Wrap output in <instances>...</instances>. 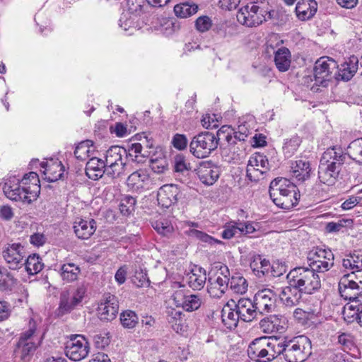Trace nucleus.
Returning a JSON list of instances; mask_svg holds the SVG:
<instances>
[{"mask_svg":"<svg viewBox=\"0 0 362 362\" xmlns=\"http://www.w3.org/2000/svg\"><path fill=\"white\" fill-rule=\"evenodd\" d=\"M311 354V341L304 335L284 342L262 337L255 339L247 349L248 356L256 362H271L281 355L288 362H303Z\"/></svg>","mask_w":362,"mask_h":362,"instance_id":"nucleus-1","label":"nucleus"},{"mask_svg":"<svg viewBox=\"0 0 362 362\" xmlns=\"http://www.w3.org/2000/svg\"><path fill=\"white\" fill-rule=\"evenodd\" d=\"M250 134L246 124H241L236 129L223 125L217 131L220 141L221 156L228 163L240 160L244 151V141Z\"/></svg>","mask_w":362,"mask_h":362,"instance_id":"nucleus-2","label":"nucleus"},{"mask_svg":"<svg viewBox=\"0 0 362 362\" xmlns=\"http://www.w3.org/2000/svg\"><path fill=\"white\" fill-rule=\"evenodd\" d=\"M3 192L12 201L30 204L37 199L40 192L38 175L35 172H30L22 179L9 177L4 182Z\"/></svg>","mask_w":362,"mask_h":362,"instance_id":"nucleus-3","label":"nucleus"},{"mask_svg":"<svg viewBox=\"0 0 362 362\" xmlns=\"http://www.w3.org/2000/svg\"><path fill=\"white\" fill-rule=\"evenodd\" d=\"M269 195L277 206L287 210L295 206L300 197L296 185L284 177H278L271 182Z\"/></svg>","mask_w":362,"mask_h":362,"instance_id":"nucleus-4","label":"nucleus"},{"mask_svg":"<svg viewBox=\"0 0 362 362\" xmlns=\"http://www.w3.org/2000/svg\"><path fill=\"white\" fill-rule=\"evenodd\" d=\"M290 285L297 287L301 293L312 294L321 287V280L315 271L307 267L291 269L287 274Z\"/></svg>","mask_w":362,"mask_h":362,"instance_id":"nucleus-5","label":"nucleus"},{"mask_svg":"<svg viewBox=\"0 0 362 362\" xmlns=\"http://www.w3.org/2000/svg\"><path fill=\"white\" fill-rule=\"evenodd\" d=\"M171 288L173 293L170 300L176 308H181L187 312H192L201 307L203 303L201 296L199 294H188L184 284L175 281L172 284Z\"/></svg>","mask_w":362,"mask_h":362,"instance_id":"nucleus-6","label":"nucleus"},{"mask_svg":"<svg viewBox=\"0 0 362 362\" xmlns=\"http://www.w3.org/2000/svg\"><path fill=\"white\" fill-rule=\"evenodd\" d=\"M220 141L218 136L209 132L194 136L189 143V152L197 158H207L217 148Z\"/></svg>","mask_w":362,"mask_h":362,"instance_id":"nucleus-7","label":"nucleus"},{"mask_svg":"<svg viewBox=\"0 0 362 362\" xmlns=\"http://www.w3.org/2000/svg\"><path fill=\"white\" fill-rule=\"evenodd\" d=\"M124 156H127L126 149L119 146H112L106 151L104 163L107 176L115 178L124 173Z\"/></svg>","mask_w":362,"mask_h":362,"instance_id":"nucleus-8","label":"nucleus"},{"mask_svg":"<svg viewBox=\"0 0 362 362\" xmlns=\"http://www.w3.org/2000/svg\"><path fill=\"white\" fill-rule=\"evenodd\" d=\"M334 254L329 249L314 247L308 253L309 268L316 272H325L334 265Z\"/></svg>","mask_w":362,"mask_h":362,"instance_id":"nucleus-9","label":"nucleus"},{"mask_svg":"<svg viewBox=\"0 0 362 362\" xmlns=\"http://www.w3.org/2000/svg\"><path fill=\"white\" fill-rule=\"evenodd\" d=\"M270 16L267 12L255 4H250L242 7L237 13L239 23L247 27H255L267 20L266 16Z\"/></svg>","mask_w":362,"mask_h":362,"instance_id":"nucleus-10","label":"nucleus"},{"mask_svg":"<svg viewBox=\"0 0 362 362\" xmlns=\"http://www.w3.org/2000/svg\"><path fill=\"white\" fill-rule=\"evenodd\" d=\"M88 340L81 334L71 336L66 343L65 354L71 360L80 361L87 357L90 352Z\"/></svg>","mask_w":362,"mask_h":362,"instance_id":"nucleus-11","label":"nucleus"},{"mask_svg":"<svg viewBox=\"0 0 362 362\" xmlns=\"http://www.w3.org/2000/svg\"><path fill=\"white\" fill-rule=\"evenodd\" d=\"M269 170L267 157L259 153L252 155L247 166V177L252 182H257L264 177Z\"/></svg>","mask_w":362,"mask_h":362,"instance_id":"nucleus-12","label":"nucleus"},{"mask_svg":"<svg viewBox=\"0 0 362 362\" xmlns=\"http://www.w3.org/2000/svg\"><path fill=\"white\" fill-rule=\"evenodd\" d=\"M337 62L330 57H323L317 60L314 67V77L316 83L323 84L332 78V74L336 71Z\"/></svg>","mask_w":362,"mask_h":362,"instance_id":"nucleus-13","label":"nucleus"},{"mask_svg":"<svg viewBox=\"0 0 362 362\" xmlns=\"http://www.w3.org/2000/svg\"><path fill=\"white\" fill-rule=\"evenodd\" d=\"M228 269L224 267L220 269L219 274L214 278H209L207 291L211 297L219 298L223 296L228 288Z\"/></svg>","mask_w":362,"mask_h":362,"instance_id":"nucleus-14","label":"nucleus"},{"mask_svg":"<svg viewBox=\"0 0 362 362\" xmlns=\"http://www.w3.org/2000/svg\"><path fill=\"white\" fill-rule=\"evenodd\" d=\"M2 255L9 268L16 269L23 265L24 247L20 243L8 244L4 247Z\"/></svg>","mask_w":362,"mask_h":362,"instance_id":"nucleus-15","label":"nucleus"},{"mask_svg":"<svg viewBox=\"0 0 362 362\" xmlns=\"http://www.w3.org/2000/svg\"><path fill=\"white\" fill-rule=\"evenodd\" d=\"M127 185L132 192L140 193L150 188L151 179L146 170L140 169L129 175Z\"/></svg>","mask_w":362,"mask_h":362,"instance_id":"nucleus-16","label":"nucleus"},{"mask_svg":"<svg viewBox=\"0 0 362 362\" xmlns=\"http://www.w3.org/2000/svg\"><path fill=\"white\" fill-rule=\"evenodd\" d=\"M276 294L269 288L259 291L254 297V301L259 314L272 312L275 308Z\"/></svg>","mask_w":362,"mask_h":362,"instance_id":"nucleus-17","label":"nucleus"},{"mask_svg":"<svg viewBox=\"0 0 362 362\" xmlns=\"http://www.w3.org/2000/svg\"><path fill=\"white\" fill-rule=\"evenodd\" d=\"M339 292L342 298L345 300L355 301L362 296L361 289L359 290L358 284L354 281V278L351 274L344 275L339 281Z\"/></svg>","mask_w":362,"mask_h":362,"instance_id":"nucleus-18","label":"nucleus"},{"mask_svg":"<svg viewBox=\"0 0 362 362\" xmlns=\"http://www.w3.org/2000/svg\"><path fill=\"white\" fill-rule=\"evenodd\" d=\"M119 311V301L116 296L107 295L99 304L98 308V316L101 320L111 321L114 320Z\"/></svg>","mask_w":362,"mask_h":362,"instance_id":"nucleus-19","label":"nucleus"},{"mask_svg":"<svg viewBox=\"0 0 362 362\" xmlns=\"http://www.w3.org/2000/svg\"><path fill=\"white\" fill-rule=\"evenodd\" d=\"M180 193V191L177 185H165L158 191V204L163 208H168L177 202Z\"/></svg>","mask_w":362,"mask_h":362,"instance_id":"nucleus-20","label":"nucleus"},{"mask_svg":"<svg viewBox=\"0 0 362 362\" xmlns=\"http://www.w3.org/2000/svg\"><path fill=\"white\" fill-rule=\"evenodd\" d=\"M341 168L339 167V163L337 165L332 162L327 163L320 160L318 169V179L322 183L327 185H333L339 176Z\"/></svg>","mask_w":362,"mask_h":362,"instance_id":"nucleus-21","label":"nucleus"},{"mask_svg":"<svg viewBox=\"0 0 362 362\" xmlns=\"http://www.w3.org/2000/svg\"><path fill=\"white\" fill-rule=\"evenodd\" d=\"M44 178L49 182L57 181L64 174V167L58 159H49L40 163Z\"/></svg>","mask_w":362,"mask_h":362,"instance_id":"nucleus-22","label":"nucleus"},{"mask_svg":"<svg viewBox=\"0 0 362 362\" xmlns=\"http://www.w3.org/2000/svg\"><path fill=\"white\" fill-rule=\"evenodd\" d=\"M35 328L30 327L23 332L17 344V351L21 354L22 358L32 354L36 347V339H35Z\"/></svg>","mask_w":362,"mask_h":362,"instance_id":"nucleus-23","label":"nucleus"},{"mask_svg":"<svg viewBox=\"0 0 362 362\" xmlns=\"http://www.w3.org/2000/svg\"><path fill=\"white\" fill-rule=\"evenodd\" d=\"M199 180L205 185H214L219 177L218 168L211 162H203L197 170Z\"/></svg>","mask_w":362,"mask_h":362,"instance_id":"nucleus-24","label":"nucleus"},{"mask_svg":"<svg viewBox=\"0 0 362 362\" xmlns=\"http://www.w3.org/2000/svg\"><path fill=\"white\" fill-rule=\"evenodd\" d=\"M235 308L240 320L244 322L252 321L259 313L257 309H256L255 301L248 298H241L237 303L235 302Z\"/></svg>","mask_w":362,"mask_h":362,"instance_id":"nucleus-25","label":"nucleus"},{"mask_svg":"<svg viewBox=\"0 0 362 362\" xmlns=\"http://www.w3.org/2000/svg\"><path fill=\"white\" fill-rule=\"evenodd\" d=\"M96 230V222L94 219L76 220L74 223V230L78 238L88 239Z\"/></svg>","mask_w":362,"mask_h":362,"instance_id":"nucleus-26","label":"nucleus"},{"mask_svg":"<svg viewBox=\"0 0 362 362\" xmlns=\"http://www.w3.org/2000/svg\"><path fill=\"white\" fill-rule=\"evenodd\" d=\"M301 293L297 287L289 284V286L281 288L279 296L285 306L292 308L299 303Z\"/></svg>","mask_w":362,"mask_h":362,"instance_id":"nucleus-27","label":"nucleus"},{"mask_svg":"<svg viewBox=\"0 0 362 362\" xmlns=\"http://www.w3.org/2000/svg\"><path fill=\"white\" fill-rule=\"evenodd\" d=\"M167 319L174 331L183 334L187 331L185 315L180 310L173 308H167Z\"/></svg>","mask_w":362,"mask_h":362,"instance_id":"nucleus-28","label":"nucleus"},{"mask_svg":"<svg viewBox=\"0 0 362 362\" xmlns=\"http://www.w3.org/2000/svg\"><path fill=\"white\" fill-rule=\"evenodd\" d=\"M222 322L229 329L237 327L238 320H240L239 315L235 308V301L231 300L225 305L221 311Z\"/></svg>","mask_w":362,"mask_h":362,"instance_id":"nucleus-29","label":"nucleus"},{"mask_svg":"<svg viewBox=\"0 0 362 362\" xmlns=\"http://www.w3.org/2000/svg\"><path fill=\"white\" fill-rule=\"evenodd\" d=\"M317 3L315 0H300L296 7L298 18L302 21L311 18L317 12Z\"/></svg>","mask_w":362,"mask_h":362,"instance_id":"nucleus-30","label":"nucleus"},{"mask_svg":"<svg viewBox=\"0 0 362 362\" xmlns=\"http://www.w3.org/2000/svg\"><path fill=\"white\" fill-rule=\"evenodd\" d=\"M86 174L92 180L100 178L103 174L106 175V167L103 160L92 157L86 163Z\"/></svg>","mask_w":362,"mask_h":362,"instance_id":"nucleus-31","label":"nucleus"},{"mask_svg":"<svg viewBox=\"0 0 362 362\" xmlns=\"http://www.w3.org/2000/svg\"><path fill=\"white\" fill-rule=\"evenodd\" d=\"M291 173L293 177L298 181L303 182L308 180L311 173L310 163L303 159L296 160L291 164Z\"/></svg>","mask_w":362,"mask_h":362,"instance_id":"nucleus-32","label":"nucleus"},{"mask_svg":"<svg viewBox=\"0 0 362 362\" xmlns=\"http://www.w3.org/2000/svg\"><path fill=\"white\" fill-rule=\"evenodd\" d=\"M358 59L355 57H351L348 61L344 62L340 66L337 65V71L335 72V75L337 74V78H341L344 81L350 80L354 74L356 72L358 69Z\"/></svg>","mask_w":362,"mask_h":362,"instance_id":"nucleus-33","label":"nucleus"},{"mask_svg":"<svg viewBox=\"0 0 362 362\" xmlns=\"http://www.w3.org/2000/svg\"><path fill=\"white\" fill-rule=\"evenodd\" d=\"M59 273L64 281L71 283L78 279L81 269L74 263L66 262L61 264Z\"/></svg>","mask_w":362,"mask_h":362,"instance_id":"nucleus-34","label":"nucleus"},{"mask_svg":"<svg viewBox=\"0 0 362 362\" xmlns=\"http://www.w3.org/2000/svg\"><path fill=\"white\" fill-rule=\"evenodd\" d=\"M206 280V271L201 267L194 269L187 276V283L193 290L202 289Z\"/></svg>","mask_w":362,"mask_h":362,"instance_id":"nucleus-35","label":"nucleus"},{"mask_svg":"<svg viewBox=\"0 0 362 362\" xmlns=\"http://www.w3.org/2000/svg\"><path fill=\"white\" fill-rule=\"evenodd\" d=\"M274 63L279 71L288 70L291 63V54L286 47H281L274 53Z\"/></svg>","mask_w":362,"mask_h":362,"instance_id":"nucleus-36","label":"nucleus"},{"mask_svg":"<svg viewBox=\"0 0 362 362\" xmlns=\"http://www.w3.org/2000/svg\"><path fill=\"white\" fill-rule=\"evenodd\" d=\"M342 266L346 269L351 270V274L362 269V254L351 253L345 256L342 260Z\"/></svg>","mask_w":362,"mask_h":362,"instance_id":"nucleus-37","label":"nucleus"},{"mask_svg":"<svg viewBox=\"0 0 362 362\" xmlns=\"http://www.w3.org/2000/svg\"><path fill=\"white\" fill-rule=\"evenodd\" d=\"M250 267L258 277H261L269 272L271 266L268 260L262 259L260 255H256L250 262Z\"/></svg>","mask_w":362,"mask_h":362,"instance_id":"nucleus-38","label":"nucleus"},{"mask_svg":"<svg viewBox=\"0 0 362 362\" xmlns=\"http://www.w3.org/2000/svg\"><path fill=\"white\" fill-rule=\"evenodd\" d=\"M127 156L135 163H143L148 157V151H143V147L140 143H135L129 146Z\"/></svg>","mask_w":362,"mask_h":362,"instance_id":"nucleus-39","label":"nucleus"},{"mask_svg":"<svg viewBox=\"0 0 362 362\" xmlns=\"http://www.w3.org/2000/svg\"><path fill=\"white\" fill-rule=\"evenodd\" d=\"M156 28L163 35L169 36L180 30V25L175 19L162 18L158 20Z\"/></svg>","mask_w":362,"mask_h":362,"instance_id":"nucleus-40","label":"nucleus"},{"mask_svg":"<svg viewBox=\"0 0 362 362\" xmlns=\"http://www.w3.org/2000/svg\"><path fill=\"white\" fill-rule=\"evenodd\" d=\"M198 11V6L194 3L184 2L174 6L175 14L182 18H186L194 15Z\"/></svg>","mask_w":362,"mask_h":362,"instance_id":"nucleus-41","label":"nucleus"},{"mask_svg":"<svg viewBox=\"0 0 362 362\" xmlns=\"http://www.w3.org/2000/svg\"><path fill=\"white\" fill-rule=\"evenodd\" d=\"M94 152L93 142L90 140L83 141L78 144L74 151V155L78 160H86Z\"/></svg>","mask_w":362,"mask_h":362,"instance_id":"nucleus-42","label":"nucleus"},{"mask_svg":"<svg viewBox=\"0 0 362 362\" xmlns=\"http://www.w3.org/2000/svg\"><path fill=\"white\" fill-rule=\"evenodd\" d=\"M346 153L350 158L362 164V138L351 141L347 147Z\"/></svg>","mask_w":362,"mask_h":362,"instance_id":"nucleus-43","label":"nucleus"},{"mask_svg":"<svg viewBox=\"0 0 362 362\" xmlns=\"http://www.w3.org/2000/svg\"><path fill=\"white\" fill-rule=\"evenodd\" d=\"M344 156L342 155L339 149L332 148L327 149L323 153L320 160L327 163H332L333 162L336 165L337 163H339V167L341 168V166L344 162Z\"/></svg>","mask_w":362,"mask_h":362,"instance_id":"nucleus-44","label":"nucleus"},{"mask_svg":"<svg viewBox=\"0 0 362 362\" xmlns=\"http://www.w3.org/2000/svg\"><path fill=\"white\" fill-rule=\"evenodd\" d=\"M25 269L29 274H35L43 268V263L40 257L35 254L30 255L25 263Z\"/></svg>","mask_w":362,"mask_h":362,"instance_id":"nucleus-45","label":"nucleus"},{"mask_svg":"<svg viewBox=\"0 0 362 362\" xmlns=\"http://www.w3.org/2000/svg\"><path fill=\"white\" fill-rule=\"evenodd\" d=\"M77 305L72 300L68 292H63L60 296V303L58 308L59 315H64L71 312Z\"/></svg>","mask_w":362,"mask_h":362,"instance_id":"nucleus-46","label":"nucleus"},{"mask_svg":"<svg viewBox=\"0 0 362 362\" xmlns=\"http://www.w3.org/2000/svg\"><path fill=\"white\" fill-rule=\"evenodd\" d=\"M230 288L234 293L243 294L247 290V282L246 279L240 275L233 276L229 281Z\"/></svg>","mask_w":362,"mask_h":362,"instance_id":"nucleus-47","label":"nucleus"},{"mask_svg":"<svg viewBox=\"0 0 362 362\" xmlns=\"http://www.w3.org/2000/svg\"><path fill=\"white\" fill-rule=\"evenodd\" d=\"M120 321L124 327L132 329L138 324L139 317L135 312L128 310L121 313Z\"/></svg>","mask_w":362,"mask_h":362,"instance_id":"nucleus-48","label":"nucleus"},{"mask_svg":"<svg viewBox=\"0 0 362 362\" xmlns=\"http://www.w3.org/2000/svg\"><path fill=\"white\" fill-rule=\"evenodd\" d=\"M301 142L300 138L294 135L286 139L284 144L283 151L286 157H291L297 151Z\"/></svg>","mask_w":362,"mask_h":362,"instance_id":"nucleus-49","label":"nucleus"},{"mask_svg":"<svg viewBox=\"0 0 362 362\" xmlns=\"http://www.w3.org/2000/svg\"><path fill=\"white\" fill-rule=\"evenodd\" d=\"M153 228L160 235L168 236L173 232L172 224L167 220L159 219L152 223Z\"/></svg>","mask_w":362,"mask_h":362,"instance_id":"nucleus-50","label":"nucleus"},{"mask_svg":"<svg viewBox=\"0 0 362 362\" xmlns=\"http://www.w3.org/2000/svg\"><path fill=\"white\" fill-rule=\"evenodd\" d=\"M136 200L132 196H126L122 199L119 204V210L124 215L129 214L134 209Z\"/></svg>","mask_w":362,"mask_h":362,"instance_id":"nucleus-51","label":"nucleus"},{"mask_svg":"<svg viewBox=\"0 0 362 362\" xmlns=\"http://www.w3.org/2000/svg\"><path fill=\"white\" fill-rule=\"evenodd\" d=\"M175 170L178 173H185L190 170L191 165L187 158L182 155H177L174 160Z\"/></svg>","mask_w":362,"mask_h":362,"instance_id":"nucleus-52","label":"nucleus"},{"mask_svg":"<svg viewBox=\"0 0 362 362\" xmlns=\"http://www.w3.org/2000/svg\"><path fill=\"white\" fill-rule=\"evenodd\" d=\"M187 233L189 236L196 238L202 242L209 243L210 245L220 243V241L214 239L213 237L209 235L208 234L196 229H190Z\"/></svg>","mask_w":362,"mask_h":362,"instance_id":"nucleus-53","label":"nucleus"},{"mask_svg":"<svg viewBox=\"0 0 362 362\" xmlns=\"http://www.w3.org/2000/svg\"><path fill=\"white\" fill-rule=\"evenodd\" d=\"M134 20V16H129L127 13H122L119 20V25L124 30L128 31L135 28Z\"/></svg>","mask_w":362,"mask_h":362,"instance_id":"nucleus-54","label":"nucleus"},{"mask_svg":"<svg viewBox=\"0 0 362 362\" xmlns=\"http://www.w3.org/2000/svg\"><path fill=\"white\" fill-rule=\"evenodd\" d=\"M142 0H127V11L124 13H129V16L136 17L142 11Z\"/></svg>","mask_w":362,"mask_h":362,"instance_id":"nucleus-55","label":"nucleus"},{"mask_svg":"<svg viewBox=\"0 0 362 362\" xmlns=\"http://www.w3.org/2000/svg\"><path fill=\"white\" fill-rule=\"evenodd\" d=\"M212 25L211 18L207 16L199 17L195 21V26L197 30L204 33L209 30Z\"/></svg>","mask_w":362,"mask_h":362,"instance_id":"nucleus-56","label":"nucleus"},{"mask_svg":"<svg viewBox=\"0 0 362 362\" xmlns=\"http://www.w3.org/2000/svg\"><path fill=\"white\" fill-rule=\"evenodd\" d=\"M338 342L340 344L344 351L351 350L354 346V337L348 333H342L338 337Z\"/></svg>","mask_w":362,"mask_h":362,"instance_id":"nucleus-57","label":"nucleus"},{"mask_svg":"<svg viewBox=\"0 0 362 362\" xmlns=\"http://www.w3.org/2000/svg\"><path fill=\"white\" fill-rule=\"evenodd\" d=\"M236 221H230L225 226L222 232V237L224 239H230L235 235H238Z\"/></svg>","mask_w":362,"mask_h":362,"instance_id":"nucleus-58","label":"nucleus"},{"mask_svg":"<svg viewBox=\"0 0 362 362\" xmlns=\"http://www.w3.org/2000/svg\"><path fill=\"white\" fill-rule=\"evenodd\" d=\"M94 344L98 349H104L110 344V337L107 333L97 334L93 337Z\"/></svg>","mask_w":362,"mask_h":362,"instance_id":"nucleus-59","label":"nucleus"},{"mask_svg":"<svg viewBox=\"0 0 362 362\" xmlns=\"http://www.w3.org/2000/svg\"><path fill=\"white\" fill-rule=\"evenodd\" d=\"M351 306H345L343 311L344 317L348 322L356 320L359 323L360 308L356 310H351Z\"/></svg>","mask_w":362,"mask_h":362,"instance_id":"nucleus-60","label":"nucleus"},{"mask_svg":"<svg viewBox=\"0 0 362 362\" xmlns=\"http://www.w3.org/2000/svg\"><path fill=\"white\" fill-rule=\"evenodd\" d=\"M187 143L188 141L186 136L180 134H176L172 140L173 146L180 151L185 149L187 146Z\"/></svg>","mask_w":362,"mask_h":362,"instance_id":"nucleus-61","label":"nucleus"},{"mask_svg":"<svg viewBox=\"0 0 362 362\" xmlns=\"http://www.w3.org/2000/svg\"><path fill=\"white\" fill-rule=\"evenodd\" d=\"M13 281V276L5 268L0 267V286H4Z\"/></svg>","mask_w":362,"mask_h":362,"instance_id":"nucleus-62","label":"nucleus"},{"mask_svg":"<svg viewBox=\"0 0 362 362\" xmlns=\"http://www.w3.org/2000/svg\"><path fill=\"white\" fill-rule=\"evenodd\" d=\"M86 292V288L83 286H80L77 288L74 294L71 296L72 300H74L76 305H79L81 303Z\"/></svg>","mask_w":362,"mask_h":362,"instance_id":"nucleus-63","label":"nucleus"},{"mask_svg":"<svg viewBox=\"0 0 362 362\" xmlns=\"http://www.w3.org/2000/svg\"><path fill=\"white\" fill-rule=\"evenodd\" d=\"M30 242L32 245L40 247L45 244L46 242V238L43 234L36 233L30 235Z\"/></svg>","mask_w":362,"mask_h":362,"instance_id":"nucleus-64","label":"nucleus"}]
</instances>
